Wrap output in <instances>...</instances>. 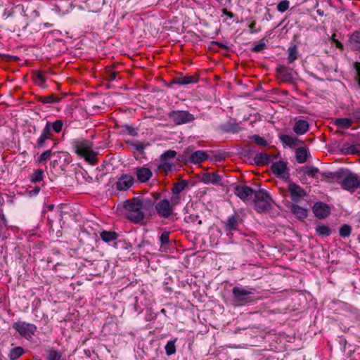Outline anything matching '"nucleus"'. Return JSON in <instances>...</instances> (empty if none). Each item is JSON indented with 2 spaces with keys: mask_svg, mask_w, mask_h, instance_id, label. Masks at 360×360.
Masks as SVG:
<instances>
[{
  "mask_svg": "<svg viewBox=\"0 0 360 360\" xmlns=\"http://www.w3.org/2000/svg\"><path fill=\"white\" fill-rule=\"evenodd\" d=\"M139 202L140 197H134L124 202L126 218L134 224H141L147 217Z\"/></svg>",
  "mask_w": 360,
  "mask_h": 360,
  "instance_id": "f257e3e1",
  "label": "nucleus"
},
{
  "mask_svg": "<svg viewBox=\"0 0 360 360\" xmlns=\"http://www.w3.org/2000/svg\"><path fill=\"white\" fill-rule=\"evenodd\" d=\"M73 150L77 155L84 158L91 165L98 162L96 158L98 153L93 150L92 142L88 140L75 141L73 143Z\"/></svg>",
  "mask_w": 360,
  "mask_h": 360,
  "instance_id": "f03ea898",
  "label": "nucleus"
},
{
  "mask_svg": "<svg viewBox=\"0 0 360 360\" xmlns=\"http://www.w3.org/2000/svg\"><path fill=\"white\" fill-rule=\"evenodd\" d=\"M338 184L343 190L354 193L360 188V176L348 169L342 168V172L338 175Z\"/></svg>",
  "mask_w": 360,
  "mask_h": 360,
  "instance_id": "7ed1b4c3",
  "label": "nucleus"
},
{
  "mask_svg": "<svg viewBox=\"0 0 360 360\" xmlns=\"http://www.w3.org/2000/svg\"><path fill=\"white\" fill-rule=\"evenodd\" d=\"M255 288H244L235 286L232 289L233 301L235 306H243L254 302L253 297Z\"/></svg>",
  "mask_w": 360,
  "mask_h": 360,
  "instance_id": "20e7f679",
  "label": "nucleus"
},
{
  "mask_svg": "<svg viewBox=\"0 0 360 360\" xmlns=\"http://www.w3.org/2000/svg\"><path fill=\"white\" fill-rule=\"evenodd\" d=\"M271 198L269 194L263 189H260L255 193L254 207L258 213H263L271 208Z\"/></svg>",
  "mask_w": 360,
  "mask_h": 360,
  "instance_id": "39448f33",
  "label": "nucleus"
},
{
  "mask_svg": "<svg viewBox=\"0 0 360 360\" xmlns=\"http://www.w3.org/2000/svg\"><path fill=\"white\" fill-rule=\"evenodd\" d=\"M12 327L20 337L27 340H30L37 331V327L34 324L25 321L15 322Z\"/></svg>",
  "mask_w": 360,
  "mask_h": 360,
  "instance_id": "423d86ee",
  "label": "nucleus"
},
{
  "mask_svg": "<svg viewBox=\"0 0 360 360\" xmlns=\"http://www.w3.org/2000/svg\"><path fill=\"white\" fill-rule=\"evenodd\" d=\"M168 117L176 125L188 124L195 120V116L187 110H172Z\"/></svg>",
  "mask_w": 360,
  "mask_h": 360,
  "instance_id": "0eeeda50",
  "label": "nucleus"
},
{
  "mask_svg": "<svg viewBox=\"0 0 360 360\" xmlns=\"http://www.w3.org/2000/svg\"><path fill=\"white\" fill-rule=\"evenodd\" d=\"M154 211L162 219H169L174 213L168 199H162L155 203Z\"/></svg>",
  "mask_w": 360,
  "mask_h": 360,
  "instance_id": "6e6552de",
  "label": "nucleus"
},
{
  "mask_svg": "<svg viewBox=\"0 0 360 360\" xmlns=\"http://www.w3.org/2000/svg\"><path fill=\"white\" fill-rule=\"evenodd\" d=\"M257 191L245 185H237L234 188V193L243 201L250 200Z\"/></svg>",
  "mask_w": 360,
  "mask_h": 360,
  "instance_id": "1a4fd4ad",
  "label": "nucleus"
},
{
  "mask_svg": "<svg viewBox=\"0 0 360 360\" xmlns=\"http://www.w3.org/2000/svg\"><path fill=\"white\" fill-rule=\"evenodd\" d=\"M288 189L290 192L291 200L295 202H299L302 198L307 195L304 189L295 183H289Z\"/></svg>",
  "mask_w": 360,
  "mask_h": 360,
  "instance_id": "9d476101",
  "label": "nucleus"
},
{
  "mask_svg": "<svg viewBox=\"0 0 360 360\" xmlns=\"http://www.w3.org/2000/svg\"><path fill=\"white\" fill-rule=\"evenodd\" d=\"M243 219L237 213L229 216L224 222V230L227 232H232L238 230V226L242 224Z\"/></svg>",
  "mask_w": 360,
  "mask_h": 360,
  "instance_id": "9b49d317",
  "label": "nucleus"
},
{
  "mask_svg": "<svg viewBox=\"0 0 360 360\" xmlns=\"http://www.w3.org/2000/svg\"><path fill=\"white\" fill-rule=\"evenodd\" d=\"M276 72L283 82L291 84L294 83L295 77L292 69L283 65H278L276 68Z\"/></svg>",
  "mask_w": 360,
  "mask_h": 360,
  "instance_id": "f8f14e48",
  "label": "nucleus"
},
{
  "mask_svg": "<svg viewBox=\"0 0 360 360\" xmlns=\"http://www.w3.org/2000/svg\"><path fill=\"white\" fill-rule=\"evenodd\" d=\"M134 179L132 176L129 174H122L118 178L116 182V188L118 191H127L134 184Z\"/></svg>",
  "mask_w": 360,
  "mask_h": 360,
  "instance_id": "ddd939ff",
  "label": "nucleus"
},
{
  "mask_svg": "<svg viewBox=\"0 0 360 360\" xmlns=\"http://www.w3.org/2000/svg\"><path fill=\"white\" fill-rule=\"evenodd\" d=\"M313 212L316 217L325 219L330 214V209L327 204L319 202L314 204Z\"/></svg>",
  "mask_w": 360,
  "mask_h": 360,
  "instance_id": "4468645a",
  "label": "nucleus"
},
{
  "mask_svg": "<svg viewBox=\"0 0 360 360\" xmlns=\"http://www.w3.org/2000/svg\"><path fill=\"white\" fill-rule=\"evenodd\" d=\"M135 171L137 180L141 183L147 182L153 176V172L150 169L144 166L136 168Z\"/></svg>",
  "mask_w": 360,
  "mask_h": 360,
  "instance_id": "2eb2a0df",
  "label": "nucleus"
},
{
  "mask_svg": "<svg viewBox=\"0 0 360 360\" xmlns=\"http://www.w3.org/2000/svg\"><path fill=\"white\" fill-rule=\"evenodd\" d=\"M221 181V176L217 172H205L201 177V181L206 184H220Z\"/></svg>",
  "mask_w": 360,
  "mask_h": 360,
  "instance_id": "dca6fc26",
  "label": "nucleus"
},
{
  "mask_svg": "<svg viewBox=\"0 0 360 360\" xmlns=\"http://www.w3.org/2000/svg\"><path fill=\"white\" fill-rule=\"evenodd\" d=\"M53 139V134L51 131H49L48 127H44L40 136L37 140V146L38 148H43L46 146V141L47 140H52Z\"/></svg>",
  "mask_w": 360,
  "mask_h": 360,
  "instance_id": "f3484780",
  "label": "nucleus"
},
{
  "mask_svg": "<svg viewBox=\"0 0 360 360\" xmlns=\"http://www.w3.org/2000/svg\"><path fill=\"white\" fill-rule=\"evenodd\" d=\"M309 129V124L307 120H299L295 122L293 126V131L298 134L302 135L305 134Z\"/></svg>",
  "mask_w": 360,
  "mask_h": 360,
  "instance_id": "a211bd4d",
  "label": "nucleus"
},
{
  "mask_svg": "<svg viewBox=\"0 0 360 360\" xmlns=\"http://www.w3.org/2000/svg\"><path fill=\"white\" fill-rule=\"evenodd\" d=\"M141 206L147 215H150L151 212L155 209V201L148 198H140Z\"/></svg>",
  "mask_w": 360,
  "mask_h": 360,
  "instance_id": "6ab92c4d",
  "label": "nucleus"
},
{
  "mask_svg": "<svg viewBox=\"0 0 360 360\" xmlns=\"http://www.w3.org/2000/svg\"><path fill=\"white\" fill-rule=\"evenodd\" d=\"M208 158V155L203 150H196L191 154L190 162L193 164H200Z\"/></svg>",
  "mask_w": 360,
  "mask_h": 360,
  "instance_id": "aec40b11",
  "label": "nucleus"
},
{
  "mask_svg": "<svg viewBox=\"0 0 360 360\" xmlns=\"http://www.w3.org/2000/svg\"><path fill=\"white\" fill-rule=\"evenodd\" d=\"M279 139L284 145L288 146L290 148H294L298 146L300 143H301V141L297 137L286 134L280 135Z\"/></svg>",
  "mask_w": 360,
  "mask_h": 360,
  "instance_id": "412c9836",
  "label": "nucleus"
},
{
  "mask_svg": "<svg viewBox=\"0 0 360 360\" xmlns=\"http://www.w3.org/2000/svg\"><path fill=\"white\" fill-rule=\"evenodd\" d=\"M272 172L277 175L281 176L283 175L287 170V164L283 160H279L275 162H273L271 167Z\"/></svg>",
  "mask_w": 360,
  "mask_h": 360,
  "instance_id": "4be33fe9",
  "label": "nucleus"
},
{
  "mask_svg": "<svg viewBox=\"0 0 360 360\" xmlns=\"http://www.w3.org/2000/svg\"><path fill=\"white\" fill-rule=\"evenodd\" d=\"M290 211L297 218L300 219H304L308 216L307 210L296 204H292L290 206Z\"/></svg>",
  "mask_w": 360,
  "mask_h": 360,
  "instance_id": "5701e85b",
  "label": "nucleus"
},
{
  "mask_svg": "<svg viewBox=\"0 0 360 360\" xmlns=\"http://www.w3.org/2000/svg\"><path fill=\"white\" fill-rule=\"evenodd\" d=\"M254 161L257 166L266 165L271 162V156L266 153H258L255 156Z\"/></svg>",
  "mask_w": 360,
  "mask_h": 360,
  "instance_id": "b1692460",
  "label": "nucleus"
},
{
  "mask_svg": "<svg viewBox=\"0 0 360 360\" xmlns=\"http://www.w3.org/2000/svg\"><path fill=\"white\" fill-rule=\"evenodd\" d=\"M100 236L103 241L109 243L117 240L119 235L115 231H103L100 233Z\"/></svg>",
  "mask_w": 360,
  "mask_h": 360,
  "instance_id": "393cba45",
  "label": "nucleus"
},
{
  "mask_svg": "<svg viewBox=\"0 0 360 360\" xmlns=\"http://www.w3.org/2000/svg\"><path fill=\"white\" fill-rule=\"evenodd\" d=\"M63 122L60 120H56V121L51 122H47L45 127H48L49 131H53L56 133H60L62 131Z\"/></svg>",
  "mask_w": 360,
  "mask_h": 360,
  "instance_id": "a878e982",
  "label": "nucleus"
},
{
  "mask_svg": "<svg viewBox=\"0 0 360 360\" xmlns=\"http://www.w3.org/2000/svg\"><path fill=\"white\" fill-rule=\"evenodd\" d=\"M308 153L305 148L300 147L296 150L295 158L298 163L302 164L307 160Z\"/></svg>",
  "mask_w": 360,
  "mask_h": 360,
  "instance_id": "bb28decb",
  "label": "nucleus"
},
{
  "mask_svg": "<svg viewBox=\"0 0 360 360\" xmlns=\"http://www.w3.org/2000/svg\"><path fill=\"white\" fill-rule=\"evenodd\" d=\"M25 354V349L22 347H15L11 349L8 357L11 360H18Z\"/></svg>",
  "mask_w": 360,
  "mask_h": 360,
  "instance_id": "cd10ccee",
  "label": "nucleus"
},
{
  "mask_svg": "<svg viewBox=\"0 0 360 360\" xmlns=\"http://www.w3.org/2000/svg\"><path fill=\"white\" fill-rule=\"evenodd\" d=\"M225 132L238 133L241 130V127L237 123L228 122L221 127Z\"/></svg>",
  "mask_w": 360,
  "mask_h": 360,
  "instance_id": "c85d7f7f",
  "label": "nucleus"
},
{
  "mask_svg": "<svg viewBox=\"0 0 360 360\" xmlns=\"http://www.w3.org/2000/svg\"><path fill=\"white\" fill-rule=\"evenodd\" d=\"M349 41L355 50L360 51V31L354 32L350 37Z\"/></svg>",
  "mask_w": 360,
  "mask_h": 360,
  "instance_id": "c756f323",
  "label": "nucleus"
},
{
  "mask_svg": "<svg viewBox=\"0 0 360 360\" xmlns=\"http://www.w3.org/2000/svg\"><path fill=\"white\" fill-rule=\"evenodd\" d=\"M342 172V168L339 169L338 171L335 172H323L321 174L322 179L321 180H326V179H331L332 181H335L337 184L338 183V175Z\"/></svg>",
  "mask_w": 360,
  "mask_h": 360,
  "instance_id": "7c9ffc66",
  "label": "nucleus"
},
{
  "mask_svg": "<svg viewBox=\"0 0 360 360\" xmlns=\"http://www.w3.org/2000/svg\"><path fill=\"white\" fill-rule=\"evenodd\" d=\"M188 186V181L186 180H182L181 181L176 182L173 184L172 188V193L174 194H180L181 192H182L186 187Z\"/></svg>",
  "mask_w": 360,
  "mask_h": 360,
  "instance_id": "2f4dec72",
  "label": "nucleus"
},
{
  "mask_svg": "<svg viewBox=\"0 0 360 360\" xmlns=\"http://www.w3.org/2000/svg\"><path fill=\"white\" fill-rule=\"evenodd\" d=\"M353 121L349 118H338L335 121V124L343 129H348L352 125Z\"/></svg>",
  "mask_w": 360,
  "mask_h": 360,
  "instance_id": "473e14b6",
  "label": "nucleus"
},
{
  "mask_svg": "<svg viewBox=\"0 0 360 360\" xmlns=\"http://www.w3.org/2000/svg\"><path fill=\"white\" fill-rule=\"evenodd\" d=\"M288 63L291 64L297 58H298V50L297 47L294 45L289 47L288 50Z\"/></svg>",
  "mask_w": 360,
  "mask_h": 360,
  "instance_id": "72a5a7b5",
  "label": "nucleus"
},
{
  "mask_svg": "<svg viewBox=\"0 0 360 360\" xmlns=\"http://www.w3.org/2000/svg\"><path fill=\"white\" fill-rule=\"evenodd\" d=\"M46 358L47 360H63L61 353L54 349L46 351Z\"/></svg>",
  "mask_w": 360,
  "mask_h": 360,
  "instance_id": "f704fd0d",
  "label": "nucleus"
},
{
  "mask_svg": "<svg viewBox=\"0 0 360 360\" xmlns=\"http://www.w3.org/2000/svg\"><path fill=\"white\" fill-rule=\"evenodd\" d=\"M34 81L35 83L37 84L39 86L44 88L45 87V83H46V78L44 76L41 71H34Z\"/></svg>",
  "mask_w": 360,
  "mask_h": 360,
  "instance_id": "c9c22d12",
  "label": "nucleus"
},
{
  "mask_svg": "<svg viewBox=\"0 0 360 360\" xmlns=\"http://www.w3.org/2000/svg\"><path fill=\"white\" fill-rule=\"evenodd\" d=\"M37 101L43 103H54L59 101V98L55 96L54 94H51L47 96H38Z\"/></svg>",
  "mask_w": 360,
  "mask_h": 360,
  "instance_id": "e433bc0d",
  "label": "nucleus"
},
{
  "mask_svg": "<svg viewBox=\"0 0 360 360\" xmlns=\"http://www.w3.org/2000/svg\"><path fill=\"white\" fill-rule=\"evenodd\" d=\"M44 171L41 169H38L30 175V181L32 183L39 182L44 179Z\"/></svg>",
  "mask_w": 360,
  "mask_h": 360,
  "instance_id": "4c0bfd02",
  "label": "nucleus"
},
{
  "mask_svg": "<svg viewBox=\"0 0 360 360\" xmlns=\"http://www.w3.org/2000/svg\"><path fill=\"white\" fill-rule=\"evenodd\" d=\"M199 80V76L198 75H186L182 77L181 84L183 85L191 84L197 83Z\"/></svg>",
  "mask_w": 360,
  "mask_h": 360,
  "instance_id": "58836bf2",
  "label": "nucleus"
},
{
  "mask_svg": "<svg viewBox=\"0 0 360 360\" xmlns=\"http://www.w3.org/2000/svg\"><path fill=\"white\" fill-rule=\"evenodd\" d=\"M316 233L321 236H328L331 233L330 229L326 225L318 226L316 229Z\"/></svg>",
  "mask_w": 360,
  "mask_h": 360,
  "instance_id": "ea45409f",
  "label": "nucleus"
},
{
  "mask_svg": "<svg viewBox=\"0 0 360 360\" xmlns=\"http://www.w3.org/2000/svg\"><path fill=\"white\" fill-rule=\"evenodd\" d=\"M176 341V339L169 340L167 342L165 347V352L167 355L170 356L172 354H174L176 352V347H175V342Z\"/></svg>",
  "mask_w": 360,
  "mask_h": 360,
  "instance_id": "a19ab883",
  "label": "nucleus"
},
{
  "mask_svg": "<svg viewBox=\"0 0 360 360\" xmlns=\"http://www.w3.org/2000/svg\"><path fill=\"white\" fill-rule=\"evenodd\" d=\"M304 173L311 178H317V174L319 172L318 168L311 167H306L302 169Z\"/></svg>",
  "mask_w": 360,
  "mask_h": 360,
  "instance_id": "79ce46f5",
  "label": "nucleus"
},
{
  "mask_svg": "<svg viewBox=\"0 0 360 360\" xmlns=\"http://www.w3.org/2000/svg\"><path fill=\"white\" fill-rule=\"evenodd\" d=\"M250 139L252 140L254 143H255L257 145L260 146H267L268 142L266 139H264L263 137L260 136L259 135H253L250 136Z\"/></svg>",
  "mask_w": 360,
  "mask_h": 360,
  "instance_id": "37998d69",
  "label": "nucleus"
},
{
  "mask_svg": "<svg viewBox=\"0 0 360 360\" xmlns=\"http://www.w3.org/2000/svg\"><path fill=\"white\" fill-rule=\"evenodd\" d=\"M117 72L114 71L112 68H106L105 70V79L108 81H113L117 76Z\"/></svg>",
  "mask_w": 360,
  "mask_h": 360,
  "instance_id": "c03bdc74",
  "label": "nucleus"
},
{
  "mask_svg": "<svg viewBox=\"0 0 360 360\" xmlns=\"http://www.w3.org/2000/svg\"><path fill=\"white\" fill-rule=\"evenodd\" d=\"M352 231V227L348 224L342 225L339 229L340 236L342 238L349 236Z\"/></svg>",
  "mask_w": 360,
  "mask_h": 360,
  "instance_id": "a18cd8bd",
  "label": "nucleus"
},
{
  "mask_svg": "<svg viewBox=\"0 0 360 360\" xmlns=\"http://www.w3.org/2000/svg\"><path fill=\"white\" fill-rule=\"evenodd\" d=\"M176 155V151L168 150L160 155V161H167L168 159L174 158Z\"/></svg>",
  "mask_w": 360,
  "mask_h": 360,
  "instance_id": "49530a36",
  "label": "nucleus"
},
{
  "mask_svg": "<svg viewBox=\"0 0 360 360\" xmlns=\"http://www.w3.org/2000/svg\"><path fill=\"white\" fill-rule=\"evenodd\" d=\"M181 200V196L179 194L172 193V195L170 198V200H169V204H170V205H172V207L174 210L175 209V207L180 203Z\"/></svg>",
  "mask_w": 360,
  "mask_h": 360,
  "instance_id": "de8ad7c7",
  "label": "nucleus"
},
{
  "mask_svg": "<svg viewBox=\"0 0 360 360\" xmlns=\"http://www.w3.org/2000/svg\"><path fill=\"white\" fill-rule=\"evenodd\" d=\"M51 150H46V151H44V153H42L40 156L38 158V162L39 163H43V162H46L48 160L50 159L51 156Z\"/></svg>",
  "mask_w": 360,
  "mask_h": 360,
  "instance_id": "09e8293b",
  "label": "nucleus"
},
{
  "mask_svg": "<svg viewBox=\"0 0 360 360\" xmlns=\"http://www.w3.org/2000/svg\"><path fill=\"white\" fill-rule=\"evenodd\" d=\"M290 2L288 0H283L277 5V10L281 13H284L289 8Z\"/></svg>",
  "mask_w": 360,
  "mask_h": 360,
  "instance_id": "8fccbe9b",
  "label": "nucleus"
},
{
  "mask_svg": "<svg viewBox=\"0 0 360 360\" xmlns=\"http://www.w3.org/2000/svg\"><path fill=\"white\" fill-rule=\"evenodd\" d=\"M266 44L263 41H260L252 49V51L255 53H259L264 51L266 49Z\"/></svg>",
  "mask_w": 360,
  "mask_h": 360,
  "instance_id": "3c124183",
  "label": "nucleus"
},
{
  "mask_svg": "<svg viewBox=\"0 0 360 360\" xmlns=\"http://www.w3.org/2000/svg\"><path fill=\"white\" fill-rule=\"evenodd\" d=\"M160 241L162 245H166L169 241V233L168 231H164L160 236Z\"/></svg>",
  "mask_w": 360,
  "mask_h": 360,
  "instance_id": "603ef678",
  "label": "nucleus"
},
{
  "mask_svg": "<svg viewBox=\"0 0 360 360\" xmlns=\"http://www.w3.org/2000/svg\"><path fill=\"white\" fill-rule=\"evenodd\" d=\"M161 164L158 166L159 169H162L167 172L171 171L172 165L167 161H160Z\"/></svg>",
  "mask_w": 360,
  "mask_h": 360,
  "instance_id": "864d4df0",
  "label": "nucleus"
},
{
  "mask_svg": "<svg viewBox=\"0 0 360 360\" xmlns=\"http://www.w3.org/2000/svg\"><path fill=\"white\" fill-rule=\"evenodd\" d=\"M341 151L345 155L353 154L352 146L345 143L343 144Z\"/></svg>",
  "mask_w": 360,
  "mask_h": 360,
  "instance_id": "5fc2aeb1",
  "label": "nucleus"
},
{
  "mask_svg": "<svg viewBox=\"0 0 360 360\" xmlns=\"http://www.w3.org/2000/svg\"><path fill=\"white\" fill-rule=\"evenodd\" d=\"M354 68L356 71V78L359 85L360 86V63H355Z\"/></svg>",
  "mask_w": 360,
  "mask_h": 360,
  "instance_id": "6e6d98bb",
  "label": "nucleus"
},
{
  "mask_svg": "<svg viewBox=\"0 0 360 360\" xmlns=\"http://www.w3.org/2000/svg\"><path fill=\"white\" fill-rule=\"evenodd\" d=\"M124 127H125L127 131L130 135H131L133 136H136L137 135V131H136V130L134 127H131L129 125H125Z\"/></svg>",
  "mask_w": 360,
  "mask_h": 360,
  "instance_id": "4d7b16f0",
  "label": "nucleus"
},
{
  "mask_svg": "<svg viewBox=\"0 0 360 360\" xmlns=\"http://www.w3.org/2000/svg\"><path fill=\"white\" fill-rule=\"evenodd\" d=\"M131 145L134 147V148L137 151H139V152H143V150L145 149V146L141 142H138L137 143H134V144H131Z\"/></svg>",
  "mask_w": 360,
  "mask_h": 360,
  "instance_id": "13d9d810",
  "label": "nucleus"
},
{
  "mask_svg": "<svg viewBox=\"0 0 360 360\" xmlns=\"http://www.w3.org/2000/svg\"><path fill=\"white\" fill-rule=\"evenodd\" d=\"M352 146L353 154H360V143H356Z\"/></svg>",
  "mask_w": 360,
  "mask_h": 360,
  "instance_id": "bf43d9fd",
  "label": "nucleus"
},
{
  "mask_svg": "<svg viewBox=\"0 0 360 360\" xmlns=\"http://www.w3.org/2000/svg\"><path fill=\"white\" fill-rule=\"evenodd\" d=\"M212 44L213 45L217 46L218 47H219L221 49H229V46L227 44H223L221 42H218V41H212Z\"/></svg>",
  "mask_w": 360,
  "mask_h": 360,
  "instance_id": "052dcab7",
  "label": "nucleus"
},
{
  "mask_svg": "<svg viewBox=\"0 0 360 360\" xmlns=\"http://www.w3.org/2000/svg\"><path fill=\"white\" fill-rule=\"evenodd\" d=\"M352 116L356 120L360 121V108L354 110L352 112Z\"/></svg>",
  "mask_w": 360,
  "mask_h": 360,
  "instance_id": "680f3d73",
  "label": "nucleus"
},
{
  "mask_svg": "<svg viewBox=\"0 0 360 360\" xmlns=\"http://www.w3.org/2000/svg\"><path fill=\"white\" fill-rule=\"evenodd\" d=\"M182 76L176 77L173 79L172 84H178V85H183L181 84L182 82Z\"/></svg>",
  "mask_w": 360,
  "mask_h": 360,
  "instance_id": "e2e57ef3",
  "label": "nucleus"
},
{
  "mask_svg": "<svg viewBox=\"0 0 360 360\" xmlns=\"http://www.w3.org/2000/svg\"><path fill=\"white\" fill-rule=\"evenodd\" d=\"M255 25H256V22H255V21L252 22L250 24L249 27H250V32H251V33L257 32V30H255Z\"/></svg>",
  "mask_w": 360,
  "mask_h": 360,
  "instance_id": "0e129e2a",
  "label": "nucleus"
},
{
  "mask_svg": "<svg viewBox=\"0 0 360 360\" xmlns=\"http://www.w3.org/2000/svg\"><path fill=\"white\" fill-rule=\"evenodd\" d=\"M40 191V188L39 186H36L32 191H30V193L33 195H37Z\"/></svg>",
  "mask_w": 360,
  "mask_h": 360,
  "instance_id": "69168bd1",
  "label": "nucleus"
},
{
  "mask_svg": "<svg viewBox=\"0 0 360 360\" xmlns=\"http://www.w3.org/2000/svg\"><path fill=\"white\" fill-rule=\"evenodd\" d=\"M198 219H199V216L198 215H190L188 217V219L191 220L192 222L195 221Z\"/></svg>",
  "mask_w": 360,
  "mask_h": 360,
  "instance_id": "338daca9",
  "label": "nucleus"
},
{
  "mask_svg": "<svg viewBox=\"0 0 360 360\" xmlns=\"http://www.w3.org/2000/svg\"><path fill=\"white\" fill-rule=\"evenodd\" d=\"M215 160L217 161H222L224 160V156L222 154H219L215 156Z\"/></svg>",
  "mask_w": 360,
  "mask_h": 360,
  "instance_id": "774afa93",
  "label": "nucleus"
}]
</instances>
